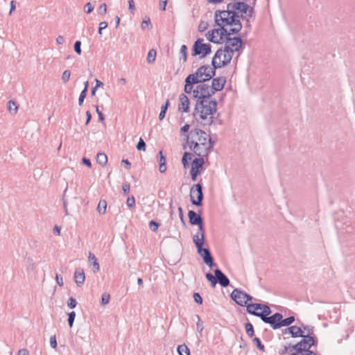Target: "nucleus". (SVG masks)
<instances>
[{
	"instance_id": "obj_38",
	"label": "nucleus",
	"mask_w": 355,
	"mask_h": 355,
	"mask_svg": "<svg viewBox=\"0 0 355 355\" xmlns=\"http://www.w3.org/2000/svg\"><path fill=\"white\" fill-rule=\"evenodd\" d=\"M127 206L132 209L135 207V199L134 196L128 197L126 201Z\"/></svg>"
},
{
	"instance_id": "obj_35",
	"label": "nucleus",
	"mask_w": 355,
	"mask_h": 355,
	"mask_svg": "<svg viewBox=\"0 0 355 355\" xmlns=\"http://www.w3.org/2000/svg\"><path fill=\"white\" fill-rule=\"evenodd\" d=\"M198 226V231L195 235L199 234V239H202V235L205 236V228L203 225V220L197 225Z\"/></svg>"
},
{
	"instance_id": "obj_51",
	"label": "nucleus",
	"mask_w": 355,
	"mask_h": 355,
	"mask_svg": "<svg viewBox=\"0 0 355 355\" xmlns=\"http://www.w3.org/2000/svg\"><path fill=\"white\" fill-rule=\"evenodd\" d=\"M87 96V93L85 91H82L78 98V105H81L83 103L84 99Z\"/></svg>"
},
{
	"instance_id": "obj_17",
	"label": "nucleus",
	"mask_w": 355,
	"mask_h": 355,
	"mask_svg": "<svg viewBox=\"0 0 355 355\" xmlns=\"http://www.w3.org/2000/svg\"><path fill=\"white\" fill-rule=\"evenodd\" d=\"M74 280L77 286L80 287L83 285L85 280V275L83 268H76L74 272Z\"/></svg>"
},
{
	"instance_id": "obj_8",
	"label": "nucleus",
	"mask_w": 355,
	"mask_h": 355,
	"mask_svg": "<svg viewBox=\"0 0 355 355\" xmlns=\"http://www.w3.org/2000/svg\"><path fill=\"white\" fill-rule=\"evenodd\" d=\"M205 236L202 235V239H199V234L193 235V241L195 243L198 253L202 257L204 262L210 268L214 266V262L211 252L208 248H204L203 244L205 242Z\"/></svg>"
},
{
	"instance_id": "obj_62",
	"label": "nucleus",
	"mask_w": 355,
	"mask_h": 355,
	"mask_svg": "<svg viewBox=\"0 0 355 355\" xmlns=\"http://www.w3.org/2000/svg\"><path fill=\"white\" fill-rule=\"evenodd\" d=\"M159 171L160 173L166 172V164L160 163L159 164Z\"/></svg>"
},
{
	"instance_id": "obj_18",
	"label": "nucleus",
	"mask_w": 355,
	"mask_h": 355,
	"mask_svg": "<svg viewBox=\"0 0 355 355\" xmlns=\"http://www.w3.org/2000/svg\"><path fill=\"white\" fill-rule=\"evenodd\" d=\"M246 310L248 313L259 317L258 314H260V311H261V304H259V303L248 304L247 305Z\"/></svg>"
},
{
	"instance_id": "obj_55",
	"label": "nucleus",
	"mask_w": 355,
	"mask_h": 355,
	"mask_svg": "<svg viewBox=\"0 0 355 355\" xmlns=\"http://www.w3.org/2000/svg\"><path fill=\"white\" fill-rule=\"evenodd\" d=\"M128 4H129V10H130V12L134 13L135 11V6L134 0H129Z\"/></svg>"
},
{
	"instance_id": "obj_16",
	"label": "nucleus",
	"mask_w": 355,
	"mask_h": 355,
	"mask_svg": "<svg viewBox=\"0 0 355 355\" xmlns=\"http://www.w3.org/2000/svg\"><path fill=\"white\" fill-rule=\"evenodd\" d=\"M216 284L218 283L223 287H227L230 284L228 277L218 268L214 270Z\"/></svg>"
},
{
	"instance_id": "obj_32",
	"label": "nucleus",
	"mask_w": 355,
	"mask_h": 355,
	"mask_svg": "<svg viewBox=\"0 0 355 355\" xmlns=\"http://www.w3.org/2000/svg\"><path fill=\"white\" fill-rule=\"evenodd\" d=\"M8 109L10 113L15 114L18 107L15 101H9L8 103Z\"/></svg>"
},
{
	"instance_id": "obj_2",
	"label": "nucleus",
	"mask_w": 355,
	"mask_h": 355,
	"mask_svg": "<svg viewBox=\"0 0 355 355\" xmlns=\"http://www.w3.org/2000/svg\"><path fill=\"white\" fill-rule=\"evenodd\" d=\"M217 112V101L214 100H197L193 117L202 126H210L214 122V114Z\"/></svg>"
},
{
	"instance_id": "obj_30",
	"label": "nucleus",
	"mask_w": 355,
	"mask_h": 355,
	"mask_svg": "<svg viewBox=\"0 0 355 355\" xmlns=\"http://www.w3.org/2000/svg\"><path fill=\"white\" fill-rule=\"evenodd\" d=\"M169 106V101H166V103L163 105L161 107V112L159 114V119L160 121L163 120L165 117L166 112L167 111V109Z\"/></svg>"
},
{
	"instance_id": "obj_25",
	"label": "nucleus",
	"mask_w": 355,
	"mask_h": 355,
	"mask_svg": "<svg viewBox=\"0 0 355 355\" xmlns=\"http://www.w3.org/2000/svg\"><path fill=\"white\" fill-rule=\"evenodd\" d=\"M96 162L98 164L105 166L107 162V157L103 153H99L96 155Z\"/></svg>"
},
{
	"instance_id": "obj_15",
	"label": "nucleus",
	"mask_w": 355,
	"mask_h": 355,
	"mask_svg": "<svg viewBox=\"0 0 355 355\" xmlns=\"http://www.w3.org/2000/svg\"><path fill=\"white\" fill-rule=\"evenodd\" d=\"M226 83V79L223 76L214 78L212 79L211 85L210 86L214 94L218 91L223 89L225 84Z\"/></svg>"
},
{
	"instance_id": "obj_41",
	"label": "nucleus",
	"mask_w": 355,
	"mask_h": 355,
	"mask_svg": "<svg viewBox=\"0 0 355 355\" xmlns=\"http://www.w3.org/2000/svg\"><path fill=\"white\" fill-rule=\"evenodd\" d=\"M71 76V72L69 70H65L62 75V80L64 83H67L69 81Z\"/></svg>"
},
{
	"instance_id": "obj_23",
	"label": "nucleus",
	"mask_w": 355,
	"mask_h": 355,
	"mask_svg": "<svg viewBox=\"0 0 355 355\" xmlns=\"http://www.w3.org/2000/svg\"><path fill=\"white\" fill-rule=\"evenodd\" d=\"M205 157H198L193 160L191 163V168L192 170L199 171L200 168H202V165L205 163Z\"/></svg>"
},
{
	"instance_id": "obj_46",
	"label": "nucleus",
	"mask_w": 355,
	"mask_h": 355,
	"mask_svg": "<svg viewBox=\"0 0 355 355\" xmlns=\"http://www.w3.org/2000/svg\"><path fill=\"white\" fill-rule=\"evenodd\" d=\"M74 51L78 55H80L82 53L81 51V42L78 40L74 44Z\"/></svg>"
},
{
	"instance_id": "obj_52",
	"label": "nucleus",
	"mask_w": 355,
	"mask_h": 355,
	"mask_svg": "<svg viewBox=\"0 0 355 355\" xmlns=\"http://www.w3.org/2000/svg\"><path fill=\"white\" fill-rule=\"evenodd\" d=\"M85 10L86 13L89 14L93 11L94 7L91 3L88 2L85 6Z\"/></svg>"
},
{
	"instance_id": "obj_13",
	"label": "nucleus",
	"mask_w": 355,
	"mask_h": 355,
	"mask_svg": "<svg viewBox=\"0 0 355 355\" xmlns=\"http://www.w3.org/2000/svg\"><path fill=\"white\" fill-rule=\"evenodd\" d=\"M282 318V315L281 313H275L272 315L264 318L263 322L269 324L273 329H277L280 328V321Z\"/></svg>"
},
{
	"instance_id": "obj_36",
	"label": "nucleus",
	"mask_w": 355,
	"mask_h": 355,
	"mask_svg": "<svg viewBox=\"0 0 355 355\" xmlns=\"http://www.w3.org/2000/svg\"><path fill=\"white\" fill-rule=\"evenodd\" d=\"M68 324L70 327H73V322L76 318V313L74 311H71L69 313H68Z\"/></svg>"
},
{
	"instance_id": "obj_12",
	"label": "nucleus",
	"mask_w": 355,
	"mask_h": 355,
	"mask_svg": "<svg viewBox=\"0 0 355 355\" xmlns=\"http://www.w3.org/2000/svg\"><path fill=\"white\" fill-rule=\"evenodd\" d=\"M190 198L193 205L200 206L203 200L202 186L200 183L193 184L190 190Z\"/></svg>"
},
{
	"instance_id": "obj_39",
	"label": "nucleus",
	"mask_w": 355,
	"mask_h": 355,
	"mask_svg": "<svg viewBox=\"0 0 355 355\" xmlns=\"http://www.w3.org/2000/svg\"><path fill=\"white\" fill-rule=\"evenodd\" d=\"M159 227V224L155 220L150 221L149 227L153 232H155L158 230Z\"/></svg>"
},
{
	"instance_id": "obj_40",
	"label": "nucleus",
	"mask_w": 355,
	"mask_h": 355,
	"mask_svg": "<svg viewBox=\"0 0 355 355\" xmlns=\"http://www.w3.org/2000/svg\"><path fill=\"white\" fill-rule=\"evenodd\" d=\"M198 318V322L196 323V329L198 332H202L204 327H203V322L201 321L200 318L198 315H196Z\"/></svg>"
},
{
	"instance_id": "obj_58",
	"label": "nucleus",
	"mask_w": 355,
	"mask_h": 355,
	"mask_svg": "<svg viewBox=\"0 0 355 355\" xmlns=\"http://www.w3.org/2000/svg\"><path fill=\"white\" fill-rule=\"evenodd\" d=\"M130 186L128 183L123 184L122 187L123 191L125 194H128L130 191Z\"/></svg>"
},
{
	"instance_id": "obj_60",
	"label": "nucleus",
	"mask_w": 355,
	"mask_h": 355,
	"mask_svg": "<svg viewBox=\"0 0 355 355\" xmlns=\"http://www.w3.org/2000/svg\"><path fill=\"white\" fill-rule=\"evenodd\" d=\"M159 162H160V163L166 164V157L163 155V151L162 150H160L159 152Z\"/></svg>"
},
{
	"instance_id": "obj_3",
	"label": "nucleus",
	"mask_w": 355,
	"mask_h": 355,
	"mask_svg": "<svg viewBox=\"0 0 355 355\" xmlns=\"http://www.w3.org/2000/svg\"><path fill=\"white\" fill-rule=\"evenodd\" d=\"M212 67L209 65H202L199 67L194 73L189 74L185 79L184 92L189 94L192 91L193 85L198 83H205L211 80L216 73V69L221 67L219 66L218 60L214 64L212 59Z\"/></svg>"
},
{
	"instance_id": "obj_29",
	"label": "nucleus",
	"mask_w": 355,
	"mask_h": 355,
	"mask_svg": "<svg viewBox=\"0 0 355 355\" xmlns=\"http://www.w3.org/2000/svg\"><path fill=\"white\" fill-rule=\"evenodd\" d=\"M177 352L178 353V355H183L184 352L187 355H190V350L185 344L178 345V347H177Z\"/></svg>"
},
{
	"instance_id": "obj_9",
	"label": "nucleus",
	"mask_w": 355,
	"mask_h": 355,
	"mask_svg": "<svg viewBox=\"0 0 355 355\" xmlns=\"http://www.w3.org/2000/svg\"><path fill=\"white\" fill-rule=\"evenodd\" d=\"M195 89L192 88L190 94L197 100H212L211 96L214 95L210 85L204 83H198Z\"/></svg>"
},
{
	"instance_id": "obj_10",
	"label": "nucleus",
	"mask_w": 355,
	"mask_h": 355,
	"mask_svg": "<svg viewBox=\"0 0 355 355\" xmlns=\"http://www.w3.org/2000/svg\"><path fill=\"white\" fill-rule=\"evenodd\" d=\"M232 299L239 305L244 306L248 304L249 301H252L253 297L240 289L235 288L231 293Z\"/></svg>"
},
{
	"instance_id": "obj_49",
	"label": "nucleus",
	"mask_w": 355,
	"mask_h": 355,
	"mask_svg": "<svg viewBox=\"0 0 355 355\" xmlns=\"http://www.w3.org/2000/svg\"><path fill=\"white\" fill-rule=\"evenodd\" d=\"M193 300L198 304H201L202 303V298L198 293H193Z\"/></svg>"
},
{
	"instance_id": "obj_20",
	"label": "nucleus",
	"mask_w": 355,
	"mask_h": 355,
	"mask_svg": "<svg viewBox=\"0 0 355 355\" xmlns=\"http://www.w3.org/2000/svg\"><path fill=\"white\" fill-rule=\"evenodd\" d=\"M188 217H189V223L192 225H196L202 221V217L200 215H198L193 210L189 211Z\"/></svg>"
},
{
	"instance_id": "obj_42",
	"label": "nucleus",
	"mask_w": 355,
	"mask_h": 355,
	"mask_svg": "<svg viewBox=\"0 0 355 355\" xmlns=\"http://www.w3.org/2000/svg\"><path fill=\"white\" fill-rule=\"evenodd\" d=\"M137 149L138 150H146V143L143 140V139L140 138L137 145Z\"/></svg>"
},
{
	"instance_id": "obj_19",
	"label": "nucleus",
	"mask_w": 355,
	"mask_h": 355,
	"mask_svg": "<svg viewBox=\"0 0 355 355\" xmlns=\"http://www.w3.org/2000/svg\"><path fill=\"white\" fill-rule=\"evenodd\" d=\"M179 99V110H182L184 112H188L190 104L189 99L188 98V97L185 94H182L180 95Z\"/></svg>"
},
{
	"instance_id": "obj_57",
	"label": "nucleus",
	"mask_w": 355,
	"mask_h": 355,
	"mask_svg": "<svg viewBox=\"0 0 355 355\" xmlns=\"http://www.w3.org/2000/svg\"><path fill=\"white\" fill-rule=\"evenodd\" d=\"M55 279H56L57 284L60 286H62L64 283H63V279H62V276L58 274H56Z\"/></svg>"
},
{
	"instance_id": "obj_14",
	"label": "nucleus",
	"mask_w": 355,
	"mask_h": 355,
	"mask_svg": "<svg viewBox=\"0 0 355 355\" xmlns=\"http://www.w3.org/2000/svg\"><path fill=\"white\" fill-rule=\"evenodd\" d=\"M211 32L214 33V37L218 39V42H216L217 44L223 42L227 36L234 35V33H230L228 32V28L220 27L219 28L212 30Z\"/></svg>"
},
{
	"instance_id": "obj_7",
	"label": "nucleus",
	"mask_w": 355,
	"mask_h": 355,
	"mask_svg": "<svg viewBox=\"0 0 355 355\" xmlns=\"http://www.w3.org/2000/svg\"><path fill=\"white\" fill-rule=\"evenodd\" d=\"M227 9L232 10L236 15H239V19H245L247 21V26H250L249 21L254 13V10L244 2L235 1L229 3L227 5Z\"/></svg>"
},
{
	"instance_id": "obj_22",
	"label": "nucleus",
	"mask_w": 355,
	"mask_h": 355,
	"mask_svg": "<svg viewBox=\"0 0 355 355\" xmlns=\"http://www.w3.org/2000/svg\"><path fill=\"white\" fill-rule=\"evenodd\" d=\"M285 332H289L294 338L303 336V331L300 327L297 326H292L287 328Z\"/></svg>"
},
{
	"instance_id": "obj_59",
	"label": "nucleus",
	"mask_w": 355,
	"mask_h": 355,
	"mask_svg": "<svg viewBox=\"0 0 355 355\" xmlns=\"http://www.w3.org/2000/svg\"><path fill=\"white\" fill-rule=\"evenodd\" d=\"M150 25V19H148L147 20H143L141 23V28L143 29H145L146 28H148Z\"/></svg>"
},
{
	"instance_id": "obj_54",
	"label": "nucleus",
	"mask_w": 355,
	"mask_h": 355,
	"mask_svg": "<svg viewBox=\"0 0 355 355\" xmlns=\"http://www.w3.org/2000/svg\"><path fill=\"white\" fill-rule=\"evenodd\" d=\"M198 173H199V171H195V170L191 169L190 174H191V180L193 181L196 180Z\"/></svg>"
},
{
	"instance_id": "obj_34",
	"label": "nucleus",
	"mask_w": 355,
	"mask_h": 355,
	"mask_svg": "<svg viewBox=\"0 0 355 355\" xmlns=\"http://www.w3.org/2000/svg\"><path fill=\"white\" fill-rule=\"evenodd\" d=\"M245 331H246V333L247 334L250 336V337H252L253 335H254V328H253V326L251 323L250 322H248L245 324Z\"/></svg>"
},
{
	"instance_id": "obj_24",
	"label": "nucleus",
	"mask_w": 355,
	"mask_h": 355,
	"mask_svg": "<svg viewBox=\"0 0 355 355\" xmlns=\"http://www.w3.org/2000/svg\"><path fill=\"white\" fill-rule=\"evenodd\" d=\"M271 313V309L270 308L266 305L261 304V311H260V314L259 315V317L263 321L264 318H266L268 317V315Z\"/></svg>"
},
{
	"instance_id": "obj_1",
	"label": "nucleus",
	"mask_w": 355,
	"mask_h": 355,
	"mask_svg": "<svg viewBox=\"0 0 355 355\" xmlns=\"http://www.w3.org/2000/svg\"><path fill=\"white\" fill-rule=\"evenodd\" d=\"M187 146L196 155L207 157L214 148V141L205 131L195 128L187 135Z\"/></svg>"
},
{
	"instance_id": "obj_6",
	"label": "nucleus",
	"mask_w": 355,
	"mask_h": 355,
	"mask_svg": "<svg viewBox=\"0 0 355 355\" xmlns=\"http://www.w3.org/2000/svg\"><path fill=\"white\" fill-rule=\"evenodd\" d=\"M304 329L307 330L308 335H303V336H302L303 338L302 340L295 345L288 344V345H285L280 352L282 354L298 355L297 353L306 352V354H302L301 355H316L313 350L310 349L315 343L314 338L311 336L313 331V327L310 328L306 326Z\"/></svg>"
},
{
	"instance_id": "obj_33",
	"label": "nucleus",
	"mask_w": 355,
	"mask_h": 355,
	"mask_svg": "<svg viewBox=\"0 0 355 355\" xmlns=\"http://www.w3.org/2000/svg\"><path fill=\"white\" fill-rule=\"evenodd\" d=\"M205 277L211 283V286L215 287V286L216 285V276H214L211 273L208 272L205 275Z\"/></svg>"
},
{
	"instance_id": "obj_44",
	"label": "nucleus",
	"mask_w": 355,
	"mask_h": 355,
	"mask_svg": "<svg viewBox=\"0 0 355 355\" xmlns=\"http://www.w3.org/2000/svg\"><path fill=\"white\" fill-rule=\"evenodd\" d=\"M110 295L105 293L102 295L101 297V304L102 305H105L109 303L110 302Z\"/></svg>"
},
{
	"instance_id": "obj_64",
	"label": "nucleus",
	"mask_w": 355,
	"mask_h": 355,
	"mask_svg": "<svg viewBox=\"0 0 355 355\" xmlns=\"http://www.w3.org/2000/svg\"><path fill=\"white\" fill-rule=\"evenodd\" d=\"M83 163L84 164H85L86 166H87L88 167L92 166V163H91L90 160L86 157L83 158Z\"/></svg>"
},
{
	"instance_id": "obj_37",
	"label": "nucleus",
	"mask_w": 355,
	"mask_h": 355,
	"mask_svg": "<svg viewBox=\"0 0 355 355\" xmlns=\"http://www.w3.org/2000/svg\"><path fill=\"white\" fill-rule=\"evenodd\" d=\"M180 53L183 57L184 61L186 62L187 59V47L186 45H182Z\"/></svg>"
},
{
	"instance_id": "obj_11",
	"label": "nucleus",
	"mask_w": 355,
	"mask_h": 355,
	"mask_svg": "<svg viewBox=\"0 0 355 355\" xmlns=\"http://www.w3.org/2000/svg\"><path fill=\"white\" fill-rule=\"evenodd\" d=\"M203 39L198 38L193 46V55H200L202 58L209 55L211 52V45L204 44Z\"/></svg>"
},
{
	"instance_id": "obj_53",
	"label": "nucleus",
	"mask_w": 355,
	"mask_h": 355,
	"mask_svg": "<svg viewBox=\"0 0 355 355\" xmlns=\"http://www.w3.org/2000/svg\"><path fill=\"white\" fill-rule=\"evenodd\" d=\"M107 27V23L106 21H101L99 24L98 33L102 34V31Z\"/></svg>"
},
{
	"instance_id": "obj_21",
	"label": "nucleus",
	"mask_w": 355,
	"mask_h": 355,
	"mask_svg": "<svg viewBox=\"0 0 355 355\" xmlns=\"http://www.w3.org/2000/svg\"><path fill=\"white\" fill-rule=\"evenodd\" d=\"M88 260L93 266V272L94 273L98 272L100 270V265L96 256L91 252H89Z\"/></svg>"
},
{
	"instance_id": "obj_31",
	"label": "nucleus",
	"mask_w": 355,
	"mask_h": 355,
	"mask_svg": "<svg viewBox=\"0 0 355 355\" xmlns=\"http://www.w3.org/2000/svg\"><path fill=\"white\" fill-rule=\"evenodd\" d=\"M156 55H157L156 51L154 49H150L148 53V55H147V58H146L148 63L154 62L155 60Z\"/></svg>"
},
{
	"instance_id": "obj_26",
	"label": "nucleus",
	"mask_w": 355,
	"mask_h": 355,
	"mask_svg": "<svg viewBox=\"0 0 355 355\" xmlns=\"http://www.w3.org/2000/svg\"><path fill=\"white\" fill-rule=\"evenodd\" d=\"M107 202L105 200H101L97 207V211L100 214H104L106 212Z\"/></svg>"
},
{
	"instance_id": "obj_28",
	"label": "nucleus",
	"mask_w": 355,
	"mask_h": 355,
	"mask_svg": "<svg viewBox=\"0 0 355 355\" xmlns=\"http://www.w3.org/2000/svg\"><path fill=\"white\" fill-rule=\"evenodd\" d=\"M294 321H295L294 316H290L285 319H283V317H282V320L280 321V328L282 327H288L290 324H291Z\"/></svg>"
},
{
	"instance_id": "obj_5",
	"label": "nucleus",
	"mask_w": 355,
	"mask_h": 355,
	"mask_svg": "<svg viewBox=\"0 0 355 355\" xmlns=\"http://www.w3.org/2000/svg\"><path fill=\"white\" fill-rule=\"evenodd\" d=\"M214 21L217 26L221 28H228V32L237 34L242 29V24L239 15H236L230 9L217 10L214 13Z\"/></svg>"
},
{
	"instance_id": "obj_48",
	"label": "nucleus",
	"mask_w": 355,
	"mask_h": 355,
	"mask_svg": "<svg viewBox=\"0 0 355 355\" xmlns=\"http://www.w3.org/2000/svg\"><path fill=\"white\" fill-rule=\"evenodd\" d=\"M208 28V23L206 21H200V23L198 25V31L200 32L205 31Z\"/></svg>"
},
{
	"instance_id": "obj_4",
	"label": "nucleus",
	"mask_w": 355,
	"mask_h": 355,
	"mask_svg": "<svg viewBox=\"0 0 355 355\" xmlns=\"http://www.w3.org/2000/svg\"><path fill=\"white\" fill-rule=\"evenodd\" d=\"M224 42H225L224 49H218L214 56V64H216L218 60L219 66L227 65L232 59L234 53L239 51L243 43L240 37L227 36Z\"/></svg>"
},
{
	"instance_id": "obj_61",
	"label": "nucleus",
	"mask_w": 355,
	"mask_h": 355,
	"mask_svg": "<svg viewBox=\"0 0 355 355\" xmlns=\"http://www.w3.org/2000/svg\"><path fill=\"white\" fill-rule=\"evenodd\" d=\"M166 5H167V0H160V9L162 10H166Z\"/></svg>"
},
{
	"instance_id": "obj_43",
	"label": "nucleus",
	"mask_w": 355,
	"mask_h": 355,
	"mask_svg": "<svg viewBox=\"0 0 355 355\" xmlns=\"http://www.w3.org/2000/svg\"><path fill=\"white\" fill-rule=\"evenodd\" d=\"M254 343L256 345L257 348H259L261 351L264 352V346L261 343V340L258 338H254L253 339Z\"/></svg>"
},
{
	"instance_id": "obj_27",
	"label": "nucleus",
	"mask_w": 355,
	"mask_h": 355,
	"mask_svg": "<svg viewBox=\"0 0 355 355\" xmlns=\"http://www.w3.org/2000/svg\"><path fill=\"white\" fill-rule=\"evenodd\" d=\"M193 155L191 153L185 152L183 155L182 159V163L184 168H187L189 166V161L191 160Z\"/></svg>"
},
{
	"instance_id": "obj_56",
	"label": "nucleus",
	"mask_w": 355,
	"mask_h": 355,
	"mask_svg": "<svg viewBox=\"0 0 355 355\" xmlns=\"http://www.w3.org/2000/svg\"><path fill=\"white\" fill-rule=\"evenodd\" d=\"M50 345L53 348H55L57 346L56 338L55 336H52L50 338Z\"/></svg>"
},
{
	"instance_id": "obj_45",
	"label": "nucleus",
	"mask_w": 355,
	"mask_h": 355,
	"mask_svg": "<svg viewBox=\"0 0 355 355\" xmlns=\"http://www.w3.org/2000/svg\"><path fill=\"white\" fill-rule=\"evenodd\" d=\"M76 305H77V302H76V299L71 297L67 302V306L70 309H74L76 306Z\"/></svg>"
},
{
	"instance_id": "obj_63",
	"label": "nucleus",
	"mask_w": 355,
	"mask_h": 355,
	"mask_svg": "<svg viewBox=\"0 0 355 355\" xmlns=\"http://www.w3.org/2000/svg\"><path fill=\"white\" fill-rule=\"evenodd\" d=\"M56 42L58 44H62L64 42V38L63 36L62 35H59L57 38H56Z\"/></svg>"
},
{
	"instance_id": "obj_50",
	"label": "nucleus",
	"mask_w": 355,
	"mask_h": 355,
	"mask_svg": "<svg viewBox=\"0 0 355 355\" xmlns=\"http://www.w3.org/2000/svg\"><path fill=\"white\" fill-rule=\"evenodd\" d=\"M98 12L101 15H105L107 12V5L106 3H103L100 5L98 10Z\"/></svg>"
},
{
	"instance_id": "obj_47",
	"label": "nucleus",
	"mask_w": 355,
	"mask_h": 355,
	"mask_svg": "<svg viewBox=\"0 0 355 355\" xmlns=\"http://www.w3.org/2000/svg\"><path fill=\"white\" fill-rule=\"evenodd\" d=\"M206 37L207 38V40H209V41H211V42H214V43H216L218 42V39H216L214 35V33H212L211 31H209L207 34H206Z\"/></svg>"
}]
</instances>
